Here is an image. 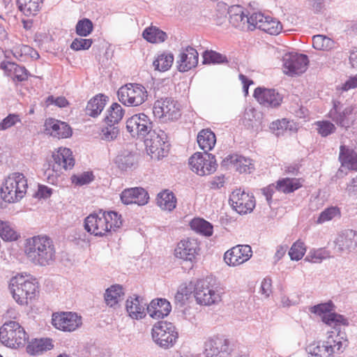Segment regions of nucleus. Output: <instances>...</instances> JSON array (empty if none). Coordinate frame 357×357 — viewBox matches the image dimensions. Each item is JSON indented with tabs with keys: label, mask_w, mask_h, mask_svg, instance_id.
Masks as SVG:
<instances>
[{
	"label": "nucleus",
	"mask_w": 357,
	"mask_h": 357,
	"mask_svg": "<svg viewBox=\"0 0 357 357\" xmlns=\"http://www.w3.org/2000/svg\"><path fill=\"white\" fill-rule=\"evenodd\" d=\"M24 252L35 265L46 266L56 259V248L52 238L45 235L35 236L26 240Z\"/></svg>",
	"instance_id": "f257e3e1"
},
{
	"label": "nucleus",
	"mask_w": 357,
	"mask_h": 357,
	"mask_svg": "<svg viewBox=\"0 0 357 357\" xmlns=\"http://www.w3.org/2000/svg\"><path fill=\"white\" fill-rule=\"evenodd\" d=\"M122 225L121 215L115 211L100 210L89 215L84 220V229L96 236H104Z\"/></svg>",
	"instance_id": "f03ea898"
},
{
	"label": "nucleus",
	"mask_w": 357,
	"mask_h": 357,
	"mask_svg": "<svg viewBox=\"0 0 357 357\" xmlns=\"http://www.w3.org/2000/svg\"><path fill=\"white\" fill-rule=\"evenodd\" d=\"M28 185L24 176L19 172L10 174L0 188V208L3 201L13 203L20 200L26 192Z\"/></svg>",
	"instance_id": "7ed1b4c3"
},
{
	"label": "nucleus",
	"mask_w": 357,
	"mask_h": 357,
	"mask_svg": "<svg viewBox=\"0 0 357 357\" xmlns=\"http://www.w3.org/2000/svg\"><path fill=\"white\" fill-rule=\"evenodd\" d=\"M9 289L15 301L21 305H27L35 298L38 291L37 282L29 280L22 275L10 279Z\"/></svg>",
	"instance_id": "20e7f679"
},
{
	"label": "nucleus",
	"mask_w": 357,
	"mask_h": 357,
	"mask_svg": "<svg viewBox=\"0 0 357 357\" xmlns=\"http://www.w3.org/2000/svg\"><path fill=\"white\" fill-rule=\"evenodd\" d=\"M155 98L157 100L153 107V114L162 122L176 121L181 115L179 103L172 98H160L159 88L154 87Z\"/></svg>",
	"instance_id": "39448f33"
},
{
	"label": "nucleus",
	"mask_w": 357,
	"mask_h": 357,
	"mask_svg": "<svg viewBox=\"0 0 357 357\" xmlns=\"http://www.w3.org/2000/svg\"><path fill=\"white\" fill-rule=\"evenodd\" d=\"M153 342L163 349L174 347L178 338V333L175 326L167 321H158L151 329Z\"/></svg>",
	"instance_id": "423d86ee"
},
{
	"label": "nucleus",
	"mask_w": 357,
	"mask_h": 357,
	"mask_svg": "<svg viewBox=\"0 0 357 357\" xmlns=\"http://www.w3.org/2000/svg\"><path fill=\"white\" fill-rule=\"evenodd\" d=\"M28 336L17 322L10 321L0 328V340L8 347L19 348L25 345Z\"/></svg>",
	"instance_id": "0eeeda50"
},
{
	"label": "nucleus",
	"mask_w": 357,
	"mask_h": 357,
	"mask_svg": "<svg viewBox=\"0 0 357 357\" xmlns=\"http://www.w3.org/2000/svg\"><path fill=\"white\" fill-rule=\"evenodd\" d=\"M119 100L124 105L136 107L141 105L147 99V91L139 84H127L117 91Z\"/></svg>",
	"instance_id": "6e6552de"
},
{
	"label": "nucleus",
	"mask_w": 357,
	"mask_h": 357,
	"mask_svg": "<svg viewBox=\"0 0 357 357\" xmlns=\"http://www.w3.org/2000/svg\"><path fill=\"white\" fill-rule=\"evenodd\" d=\"M144 141L147 153L152 158L160 159L165 157L169 149L166 132L162 130H153Z\"/></svg>",
	"instance_id": "1a4fd4ad"
},
{
	"label": "nucleus",
	"mask_w": 357,
	"mask_h": 357,
	"mask_svg": "<svg viewBox=\"0 0 357 357\" xmlns=\"http://www.w3.org/2000/svg\"><path fill=\"white\" fill-rule=\"evenodd\" d=\"M194 296L197 303L211 305L221 301V292L207 279L199 280L194 285Z\"/></svg>",
	"instance_id": "9d476101"
},
{
	"label": "nucleus",
	"mask_w": 357,
	"mask_h": 357,
	"mask_svg": "<svg viewBox=\"0 0 357 357\" xmlns=\"http://www.w3.org/2000/svg\"><path fill=\"white\" fill-rule=\"evenodd\" d=\"M189 165L192 172L199 176L213 173L217 168L215 156L208 153L197 152L189 158Z\"/></svg>",
	"instance_id": "9b49d317"
},
{
	"label": "nucleus",
	"mask_w": 357,
	"mask_h": 357,
	"mask_svg": "<svg viewBox=\"0 0 357 357\" xmlns=\"http://www.w3.org/2000/svg\"><path fill=\"white\" fill-rule=\"evenodd\" d=\"M342 348V342L339 335H330L326 341L308 347L309 357H333V354L341 351Z\"/></svg>",
	"instance_id": "f8f14e48"
},
{
	"label": "nucleus",
	"mask_w": 357,
	"mask_h": 357,
	"mask_svg": "<svg viewBox=\"0 0 357 357\" xmlns=\"http://www.w3.org/2000/svg\"><path fill=\"white\" fill-rule=\"evenodd\" d=\"M53 164H50L45 173L48 175V179L54 176L52 173L59 176L62 169L67 170L72 169L75 165V159L73 157V152L68 148H59L56 153L52 154Z\"/></svg>",
	"instance_id": "ddd939ff"
},
{
	"label": "nucleus",
	"mask_w": 357,
	"mask_h": 357,
	"mask_svg": "<svg viewBox=\"0 0 357 357\" xmlns=\"http://www.w3.org/2000/svg\"><path fill=\"white\" fill-rule=\"evenodd\" d=\"M153 123L149 117L144 113L135 114L126 121V129L132 137H145L151 130Z\"/></svg>",
	"instance_id": "4468645a"
},
{
	"label": "nucleus",
	"mask_w": 357,
	"mask_h": 357,
	"mask_svg": "<svg viewBox=\"0 0 357 357\" xmlns=\"http://www.w3.org/2000/svg\"><path fill=\"white\" fill-rule=\"evenodd\" d=\"M230 354L229 341L224 337H210L204 342L206 357H229Z\"/></svg>",
	"instance_id": "2eb2a0df"
},
{
	"label": "nucleus",
	"mask_w": 357,
	"mask_h": 357,
	"mask_svg": "<svg viewBox=\"0 0 357 357\" xmlns=\"http://www.w3.org/2000/svg\"><path fill=\"white\" fill-rule=\"evenodd\" d=\"M199 250V245L197 240L187 238L178 243L174 255L176 258L189 261L192 264L196 261Z\"/></svg>",
	"instance_id": "dca6fc26"
},
{
	"label": "nucleus",
	"mask_w": 357,
	"mask_h": 357,
	"mask_svg": "<svg viewBox=\"0 0 357 357\" xmlns=\"http://www.w3.org/2000/svg\"><path fill=\"white\" fill-rule=\"evenodd\" d=\"M308 62V58L305 54H286L283 56L284 72L291 76L301 75L306 70Z\"/></svg>",
	"instance_id": "f3484780"
},
{
	"label": "nucleus",
	"mask_w": 357,
	"mask_h": 357,
	"mask_svg": "<svg viewBox=\"0 0 357 357\" xmlns=\"http://www.w3.org/2000/svg\"><path fill=\"white\" fill-rule=\"evenodd\" d=\"M229 202L233 208L239 214L250 213L255 206L254 197L241 191V189L232 192Z\"/></svg>",
	"instance_id": "a211bd4d"
},
{
	"label": "nucleus",
	"mask_w": 357,
	"mask_h": 357,
	"mask_svg": "<svg viewBox=\"0 0 357 357\" xmlns=\"http://www.w3.org/2000/svg\"><path fill=\"white\" fill-rule=\"evenodd\" d=\"M252 254L250 245H238L225 253L224 260L229 266H236L249 260Z\"/></svg>",
	"instance_id": "6ab92c4d"
},
{
	"label": "nucleus",
	"mask_w": 357,
	"mask_h": 357,
	"mask_svg": "<svg viewBox=\"0 0 357 357\" xmlns=\"http://www.w3.org/2000/svg\"><path fill=\"white\" fill-rule=\"evenodd\" d=\"M52 323L55 328L70 332L75 331L82 324L81 317L71 312L54 314Z\"/></svg>",
	"instance_id": "aec40b11"
},
{
	"label": "nucleus",
	"mask_w": 357,
	"mask_h": 357,
	"mask_svg": "<svg viewBox=\"0 0 357 357\" xmlns=\"http://www.w3.org/2000/svg\"><path fill=\"white\" fill-rule=\"evenodd\" d=\"M353 107H344L340 102L334 101L333 107L328 113L329 118L341 127L348 128L352 122Z\"/></svg>",
	"instance_id": "412c9836"
},
{
	"label": "nucleus",
	"mask_w": 357,
	"mask_h": 357,
	"mask_svg": "<svg viewBox=\"0 0 357 357\" xmlns=\"http://www.w3.org/2000/svg\"><path fill=\"white\" fill-rule=\"evenodd\" d=\"M334 250L337 255L350 252L357 247V234L352 229L343 231L334 241Z\"/></svg>",
	"instance_id": "4be33fe9"
},
{
	"label": "nucleus",
	"mask_w": 357,
	"mask_h": 357,
	"mask_svg": "<svg viewBox=\"0 0 357 357\" xmlns=\"http://www.w3.org/2000/svg\"><path fill=\"white\" fill-rule=\"evenodd\" d=\"M199 54L192 47L183 48L178 54L176 63L180 72H187L197 66Z\"/></svg>",
	"instance_id": "5701e85b"
},
{
	"label": "nucleus",
	"mask_w": 357,
	"mask_h": 357,
	"mask_svg": "<svg viewBox=\"0 0 357 357\" xmlns=\"http://www.w3.org/2000/svg\"><path fill=\"white\" fill-rule=\"evenodd\" d=\"M254 97L265 107H276L282 101V96L275 89L261 87L257 88L254 91Z\"/></svg>",
	"instance_id": "b1692460"
},
{
	"label": "nucleus",
	"mask_w": 357,
	"mask_h": 357,
	"mask_svg": "<svg viewBox=\"0 0 357 357\" xmlns=\"http://www.w3.org/2000/svg\"><path fill=\"white\" fill-rule=\"evenodd\" d=\"M149 196L142 188L125 189L121 194V199L125 204H137L143 206L148 203Z\"/></svg>",
	"instance_id": "393cba45"
},
{
	"label": "nucleus",
	"mask_w": 357,
	"mask_h": 357,
	"mask_svg": "<svg viewBox=\"0 0 357 357\" xmlns=\"http://www.w3.org/2000/svg\"><path fill=\"white\" fill-rule=\"evenodd\" d=\"M45 126L47 133L54 137L67 138L72 135L71 128L65 122L50 119L45 121Z\"/></svg>",
	"instance_id": "a878e982"
},
{
	"label": "nucleus",
	"mask_w": 357,
	"mask_h": 357,
	"mask_svg": "<svg viewBox=\"0 0 357 357\" xmlns=\"http://www.w3.org/2000/svg\"><path fill=\"white\" fill-rule=\"evenodd\" d=\"M148 305L142 297L135 295L126 301V310L129 316L135 319H142L146 316Z\"/></svg>",
	"instance_id": "bb28decb"
},
{
	"label": "nucleus",
	"mask_w": 357,
	"mask_h": 357,
	"mask_svg": "<svg viewBox=\"0 0 357 357\" xmlns=\"http://www.w3.org/2000/svg\"><path fill=\"white\" fill-rule=\"evenodd\" d=\"M115 163L122 171L132 170L138 165V155L132 151L122 150L116 157Z\"/></svg>",
	"instance_id": "cd10ccee"
},
{
	"label": "nucleus",
	"mask_w": 357,
	"mask_h": 357,
	"mask_svg": "<svg viewBox=\"0 0 357 357\" xmlns=\"http://www.w3.org/2000/svg\"><path fill=\"white\" fill-rule=\"evenodd\" d=\"M222 162L225 165H231L240 173H250L255 169L252 160L242 155H228Z\"/></svg>",
	"instance_id": "c85d7f7f"
},
{
	"label": "nucleus",
	"mask_w": 357,
	"mask_h": 357,
	"mask_svg": "<svg viewBox=\"0 0 357 357\" xmlns=\"http://www.w3.org/2000/svg\"><path fill=\"white\" fill-rule=\"evenodd\" d=\"M171 309L170 303L163 298L153 300L146 307L149 315L154 319H162L167 317Z\"/></svg>",
	"instance_id": "c756f323"
},
{
	"label": "nucleus",
	"mask_w": 357,
	"mask_h": 357,
	"mask_svg": "<svg viewBox=\"0 0 357 357\" xmlns=\"http://www.w3.org/2000/svg\"><path fill=\"white\" fill-rule=\"evenodd\" d=\"M216 142L215 134L209 129L202 130L197 135V143L204 153L212 150Z\"/></svg>",
	"instance_id": "7c9ffc66"
},
{
	"label": "nucleus",
	"mask_w": 357,
	"mask_h": 357,
	"mask_svg": "<svg viewBox=\"0 0 357 357\" xmlns=\"http://www.w3.org/2000/svg\"><path fill=\"white\" fill-rule=\"evenodd\" d=\"M52 348L53 344L50 339H35L28 344L26 351L28 354L35 356L50 350Z\"/></svg>",
	"instance_id": "2f4dec72"
},
{
	"label": "nucleus",
	"mask_w": 357,
	"mask_h": 357,
	"mask_svg": "<svg viewBox=\"0 0 357 357\" xmlns=\"http://www.w3.org/2000/svg\"><path fill=\"white\" fill-rule=\"evenodd\" d=\"M157 204L162 210L172 211L176 206V198L169 190H165L158 194Z\"/></svg>",
	"instance_id": "473e14b6"
},
{
	"label": "nucleus",
	"mask_w": 357,
	"mask_h": 357,
	"mask_svg": "<svg viewBox=\"0 0 357 357\" xmlns=\"http://www.w3.org/2000/svg\"><path fill=\"white\" fill-rule=\"evenodd\" d=\"M143 38L151 43H161L167 38V33L155 26L146 28L142 33Z\"/></svg>",
	"instance_id": "72a5a7b5"
},
{
	"label": "nucleus",
	"mask_w": 357,
	"mask_h": 357,
	"mask_svg": "<svg viewBox=\"0 0 357 357\" xmlns=\"http://www.w3.org/2000/svg\"><path fill=\"white\" fill-rule=\"evenodd\" d=\"M339 158L343 166L357 170V154L353 150L341 146Z\"/></svg>",
	"instance_id": "f704fd0d"
},
{
	"label": "nucleus",
	"mask_w": 357,
	"mask_h": 357,
	"mask_svg": "<svg viewBox=\"0 0 357 357\" xmlns=\"http://www.w3.org/2000/svg\"><path fill=\"white\" fill-rule=\"evenodd\" d=\"M124 293L122 286L114 284L106 289L105 301L107 305L114 307L122 299Z\"/></svg>",
	"instance_id": "c9c22d12"
},
{
	"label": "nucleus",
	"mask_w": 357,
	"mask_h": 357,
	"mask_svg": "<svg viewBox=\"0 0 357 357\" xmlns=\"http://www.w3.org/2000/svg\"><path fill=\"white\" fill-rule=\"evenodd\" d=\"M174 62V55L170 52H163L157 55L153 61L155 70L165 72L169 70Z\"/></svg>",
	"instance_id": "e433bc0d"
},
{
	"label": "nucleus",
	"mask_w": 357,
	"mask_h": 357,
	"mask_svg": "<svg viewBox=\"0 0 357 357\" xmlns=\"http://www.w3.org/2000/svg\"><path fill=\"white\" fill-rule=\"evenodd\" d=\"M105 104L106 100L103 95L96 96L89 101L86 107V112L88 115L96 117L101 113Z\"/></svg>",
	"instance_id": "4c0bfd02"
},
{
	"label": "nucleus",
	"mask_w": 357,
	"mask_h": 357,
	"mask_svg": "<svg viewBox=\"0 0 357 357\" xmlns=\"http://www.w3.org/2000/svg\"><path fill=\"white\" fill-rule=\"evenodd\" d=\"M19 9L27 16L36 15L40 8L43 0H17Z\"/></svg>",
	"instance_id": "58836bf2"
},
{
	"label": "nucleus",
	"mask_w": 357,
	"mask_h": 357,
	"mask_svg": "<svg viewBox=\"0 0 357 357\" xmlns=\"http://www.w3.org/2000/svg\"><path fill=\"white\" fill-rule=\"evenodd\" d=\"M301 187V184L297 178H284L276 183V190L286 194L293 192Z\"/></svg>",
	"instance_id": "ea45409f"
},
{
	"label": "nucleus",
	"mask_w": 357,
	"mask_h": 357,
	"mask_svg": "<svg viewBox=\"0 0 357 357\" xmlns=\"http://www.w3.org/2000/svg\"><path fill=\"white\" fill-rule=\"evenodd\" d=\"M3 68L10 72L15 80L22 82L28 78V71L26 69L15 63L8 62Z\"/></svg>",
	"instance_id": "a19ab883"
},
{
	"label": "nucleus",
	"mask_w": 357,
	"mask_h": 357,
	"mask_svg": "<svg viewBox=\"0 0 357 357\" xmlns=\"http://www.w3.org/2000/svg\"><path fill=\"white\" fill-rule=\"evenodd\" d=\"M190 227L195 231L206 236H210L213 234V225L204 219H193L190 222Z\"/></svg>",
	"instance_id": "79ce46f5"
},
{
	"label": "nucleus",
	"mask_w": 357,
	"mask_h": 357,
	"mask_svg": "<svg viewBox=\"0 0 357 357\" xmlns=\"http://www.w3.org/2000/svg\"><path fill=\"white\" fill-rule=\"evenodd\" d=\"M108 114L105 117L106 123L118 124L124 115V110L122 107L116 103H113L107 110Z\"/></svg>",
	"instance_id": "37998d69"
},
{
	"label": "nucleus",
	"mask_w": 357,
	"mask_h": 357,
	"mask_svg": "<svg viewBox=\"0 0 357 357\" xmlns=\"http://www.w3.org/2000/svg\"><path fill=\"white\" fill-rule=\"evenodd\" d=\"M266 15L261 12L249 13L247 30L252 31L255 29H258L262 31L263 24L266 22Z\"/></svg>",
	"instance_id": "c03bdc74"
},
{
	"label": "nucleus",
	"mask_w": 357,
	"mask_h": 357,
	"mask_svg": "<svg viewBox=\"0 0 357 357\" xmlns=\"http://www.w3.org/2000/svg\"><path fill=\"white\" fill-rule=\"evenodd\" d=\"M335 42L328 37L323 35L314 36L312 45L316 50L328 51L334 47Z\"/></svg>",
	"instance_id": "a18cd8bd"
},
{
	"label": "nucleus",
	"mask_w": 357,
	"mask_h": 357,
	"mask_svg": "<svg viewBox=\"0 0 357 357\" xmlns=\"http://www.w3.org/2000/svg\"><path fill=\"white\" fill-rule=\"evenodd\" d=\"M203 63L204 64H221L227 63L228 60L225 55L213 50H206L202 54Z\"/></svg>",
	"instance_id": "49530a36"
},
{
	"label": "nucleus",
	"mask_w": 357,
	"mask_h": 357,
	"mask_svg": "<svg viewBox=\"0 0 357 357\" xmlns=\"http://www.w3.org/2000/svg\"><path fill=\"white\" fill-rule=\"evenodd\" d=\"M0 236L5 241H13L18 238V234L8 222L0 220Z\"/></svg>",
	"instance_id": "de8ad7c7"
},
{
	"label": "nucleus",
	"mask_w": 357,
	"mask_h": 357,
	"mask_svg": "<svg viewBox=\"0 0 357 357\" xmlns=\"http://www.w3.org/2000/svg\"><path fill=\"white\" fill-rule=\"evenodd\" d=\"M266 22L263 24L262 31L271 35H278L282 30V25L276 19L266 15Z\"/></svg>",
	"instance_id": "09e8293b"
},
{
	"label": "nucleus",
	"mask_w": 357,
	"mask_h": 357,
	"mask_svg": "<svg viewBox=\"0 0 357 357\" xmlns=\"http://www.w3.org/2000/svg\"><path fill=\"white\" fill-rule=\"evenodd\" d=\"M340 210L337 206L326 208L319 214L316 222L317 224H323L333 220L335 217H340Z\"/></svg>",
	"instance_id": "8fccbe9b"
},
{
	"label": "nucleus",
	"mask_w": 357,
	"mask_h": 357,
	"mask_svg": "<svg viewBox=\"0 0 357 357\" xmlns=\"http://www.w3.org/2000/svg\"><path fill=\"white\" fill-rule=\"evenodd\" d=\"M331 257L329 251L324 248L310 250L305 260L312 263H320L322 260Z\"/></svg>",
	"instance_id": "3c124183"
},
{
	"label": "nucleus",
	"mask_w": 357,
	"mask_h": 357,
	"mask_svg": "<svg viewBox=\"0 0 357 357\" xmlns=\"http://www.w3.org/2000/svg\"><path fill=\"white\" fill-rule=\"evenodd\" d=\"M322 321L326 324L336 326L337 325H348L347 320L342 316L335 312H330L322 317Z\"/></svg>",
	"instance_id": "603ef678"
},
{
	"label": "nucleus",
	"mask_w": 357,
	"mask_h": 357,
	"mask_svg": "<svg viewBox=\"0 0 357 357\" xmlns=\"http://www.w3.org/2000/svg\"><path fill=\"white\" fill-rule=\"evenodd\" d=\"M106 123L107 126L103 128L101 130V139L107 142L114 140L119 134V129L115 124L111 123Z\"/></svg>",
	"instance_id": "864d4df0"
},
{
	"label": "nucleus",
	"mask_w": 357,
	"mask_h": 357,
	"mask_svg": "<svg viewBox=\"0 0 357 357\" xmlns=\"http://www.w3.org/2000/svg\"><path fill=\"white\" fill-rule=\"evenodd\" d=\"M306 249L304 243L297 241L291 247L289 251V255L291 260L298 261L303 258L305 253Z\"/></svg>",
	"instance_id": "5fc2aeb1"
},
{
	"label": "nucleus",
	"mask_w": 357,
	"mask_h": 357,
	"mask_svg": "<svg viewBox=\"0 0 357 357\" xmlns=\"http://www.w3.org/2000/svg\"><path fill=\"white\" fill-rule=\"evenodd\" d=\"M92 22L86 18L79 20L76 24V33L80 36H87L93 31Z\"/></svg>",
	"instance_id": "6e6d98bb"
},
{
	"label": "nucleus",
	"mask_w": 357,
	"mask_h": 357,
	"mask_svg": "<svg viewBox=\"0 0 357 357\" xmlns=\"http://www.w3.org/2000/svg\"><path fill=\"white\" fill-rule=\"evenodd\" d=\"M315 125L317 126L318 133L322 137H327L333 133L336 130L335 125L328 121H317Z\"/></svg>",
	"instance_id": "4d7b16f0"
},
{
	"label": "nucleus",
	"mask_w": 357,
	"mask_h": 357,
	"mask_svg": "<svg viewBox=\"0 0 357 357\" xmlns=\"http://www.w3.org/2000/svg\"><path fill=\"white\" fill-rule=\"evenodd\" d=\"M333 304L332 302L320 303L309 307L310 312L322 317L333 311Z\"/></svg>",
	"instance_id": "13d9d810"
},
{
	"label": "nucleus",
	"mask_w": 357,
	"mask_h": 357,
	"mask_svg": "<svg viewBox=\"0 0 357 357\" xmlns=\"http://www.w3.org/2000/svg\"><path fill=\"white\" fill-rule=\"evenodd\" d=\"M249 14H243L229 17V22L232 26L242 30L247 29Z\"/></svg>",
	"instance_id": "bf43d9fd"
},
{
	"label": "nucleus",
	"mask_w": 357,
	"mask_h": 357,
	"mask_svg": "<svg viewBox=\"0 0 357 357\" xmlns=\"http://www.w3.org/2000/svg\"><path fill=\"white\" fill-rule=\"evenodd\" d=\"M91 39H85L77 38L73 40L70 45V48L75 51L88 50L92 45Z\"/></svg>",
	"instance_id": "052dcab7"
},
{
	"label": "nucleus",
	"mask_w": 357,
	"mask_h": 357,
	"mask_svg": "<svg viewBox=\"0 0 357 357\" xmlns=\"http://www.w3.org/2000/svg\"><path fill=\"white\" fill-rule=\"evenodd\" d=\"M20 122V119L17 114H9L0 123V130H5Z\"/></svg>",
	"instance_id": "680f3d73"
},
{
	"label": "nucleus",
	"mask_w": 357,
	"mask_h": 357,
	"mask_svg": "<svg viewBox=\"0 0 357 357\" xmlns=\"http://www.w3.org/2000/svg\"><path fill=\"white\" fill-rule=\"evenodd\" d=\"M93 179V176L91 172H84L79 176H73L72 181L76 185H83L89 183Z\"/></svg>",
	"instance_id": "e2e57ef3"
},
{
	"label": "nucleus",
	"mask_w": 357,
	"mask_h": 357,
	"mask_svg": "<svg viewBox=\"0 0 357 357\" xmlns=\"http://www.w3.org/2000/svg\"><path fill=\"white\" fill-rule=\"evenodd\" d=\"M272 292V280L270 278H265L261 283L260 287V293L268 298Z\"/></svg>",
	"instance_id": "0e129e2a"
},
{
	"label": "nucleus",
	"mask_w": 357,
	"mask_h": 357,
	"mask_svg": "<svg viewBox=\"0 0 357 357\" xmlns=\"http://www.w3.org/2000/svg\"><path fill=\"white\" fill-rule=\"evenodd\" d=\"M47 105H55L59 107H65L68 102L65 97L60 96L54 98L53 96H50L46 100Z\"/></svg>",
	"instance_id": "69168bd1"
},
{
	"label": "nucleus",
	"mask_w": 357,
	"mask_h": 357,
	"mask_svg": "<svg viewBox=\"0 0 357 357\" xmlns=\"http://www.w3.org/2000/svg\"><path fill=\"white\" fill-rule=\"evenodd\" d=\"M290 122L287 121L285 119H283L282 120H278L275 122H273L271 126V129H277L279 130H287L288 128L289 130H291Z\"/></svg>",
	"instance_id": "338daca9"
},
{
	"label": "nucleus",
	"mask_w": 357,
	"mask_h": 357,
	"mask_svg": "<svg viewBox=\"0 0 357 357\" xmlns=\"http://www.w3.org/2000/svg\"><path fill=\"white\" fill-rule=\"evenodd\" d=\"M346 190L349 195L357 196V176L347 184Z\"/></svg>",
	"instance_id": "774afa93"
}]
</instances>
